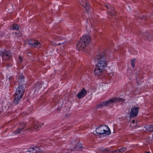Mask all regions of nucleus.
<instances>
[{
	"instance_id": "nucleus-10",
	"label": "nucleus",
	"mask_w": 153,
	"mask_h": 153,
	"mask_svg": "<svg viewBox=\"0 0 153 153\" xmlns=\"http://www.w3.org/2000/svg\"><path fill=\"white\" fill-rule=\"evenodd\" d=\"M2 59L4 60H8L11 56V54L9 51H5L2 52L0 54Z\"/></svg>"
},
{
	"instance_id": "nucleus-23",
	"label": "nucleus",
	"mask_w": 153,
	"mask_h": 153,
	"mask_svg": "<svg viewBox=\"0 0 153 153\" xmlns=\"http://www.w3.org/2000/svg\"><path fill=\"white\" fill-rule=\"evenodd\" d=\"M135 59H134L131 60V65L132 67L134 68L135 67Z\"/></svg>"
},
{
	"instance_id": "nucleus-26",
	"label": "nucleus",
	"mask_w": 153,
	"mask_h": 153,
	"mask_svg": "<svg viewBox=\"0 0 153 153\" xmlns=\"http://www.w3.org/2000/svg\"><path fill=\"white\" fill-rule=\"evenodd\" d=\"M149 34L147 32H145L144 33V36L146 37L147 38L148 37Z\"/></svg>"
},
{
	"instance_id": "nucleus-15",
	"label": "nucleus",
	"mask_w": 153,
	"mask_h": 153,
	"mask_svg": "<svg viewBox=\"0 0 153 153\" xmlns=\"http://www.w3.org/2000/svg\"><path fill=\"white\" fill-rule=\"evenodd\" d=\"M85 0V2H84L82 0H79V2L84 7L85 10L86 11H88L90 9L89 5L88 2H87L86 0Z\"/></svg>"
},
{
	"instance_id": "nucleus-29",
	"label": "nucleus",
	"mask_w": 153,
	"mask_h": 153,
	"mask_svg": "<svg viewBox=\"0 0 153 153\" xmlns=\"http://www.w3.org/2000/svg\"><path fill=\"white\" fill-rule=\"evenodd\" d=\"M145 153H150V152H146Z\"/></svg>"
},
{
	"instance_id": "nucleus-30",
	"label": "nucleus",
	"mask_w": 153,
	"mask_h": 153,
	"mask_svg": "<svg viewBox=\"0 0 153 153\" xmlns=\"http://www.w3.org/2000/svg\"><path fill=\"white\" fill-rule=\"evenodd\" d=\"M16 82H17V81H18V80H17V79H16Z\"/></svg>"
},
{
	"instance_id": "nucleus-8",
	"label": "nucleus",
	"mask_w": 153,
	"mask_h": 153,
	"mask_svg": "<svg viewBox=\"0 0 153 153\" xmlns=\"http://www.w3.org/2000/svg\"><path fill=\"white\" fill-rule=\"evenodd\" d=\"M107 9V14L110 16H113L116 14V11L113 7H111L109 4H105L104 5Z\"/></svg>"
},
{
	"instance_id": "nucleus-18",
	"label": "nucleus",
	"mask_w": 153,
	"mask_h": 153,
	"mask_svg": "<svg viewBox=\"0 0 153 153\" xmlns=\"http://www.w3.org/2000/svg\"><path fill=\"white\" fill-rule=\"evenodd\" d=\"M126 150V148L125 147H123L120 149L117 150L115 151H113V153H119L123 152Z\"/></svg>"
},
{
	"instance_id": "nucleus-25",
	"label": "nucleus",
	"mask_w": 153,
	"mask_h": 153,
	"mask_svg": "<svg viewBox=\"0 0 153 153\" xmlns=\"http://www.w3.org/2000/svg\"><path fill=\"white\" fill-rule=\"evenodd\" d=\"M41 84L39 82H37V83H36V86L37 88H39H39H40V85H41Z\"/></svg>"
},
{
	"instance_id": "nucleus-1",
	"label": "nucleus",
	"mask_w": 153,
	"mask_h": 153,
	"mask_svg": "<svg viewBox=\"0 0 153 153\" xmlns=\"http://www.w3.org/2000/svg\"><path fill=\"white\" fill-rule=\"evenodd\" d=\"M106 56V52L105 50L99 51L96 56L98 61L97 65L105 68L107 66Z\"/></svg>"
},
{
	"instance_id": "nucleus-20",
	"label": "nucleus",
	"mask_w": 153,
	"mask_h": 153,
	"mask_svg": "<svg viewBox=\"0 0 153 153\" xmlns=\"http://www.w3.org/2000/svg\"><path fill=\"white\" fill-rule=\"evenodd\" d=\"M147 130L149 131L152 132L153 131V125H150L149 126L147 127L146 128Z\"/></svg>"
},
{
	"instance_id": "nucleus-7",
	"label": "nucleus",
	"mask_w": 153,
	"mask_h": 153,
	"mask_svg": "<svg viewBox=\"0 0 153 153\" xmlns=\"http://www.w3.org/2000/svg\"><path fill=\"white\" fill-rule=\"evenodd\" d=\"M26 124L24 123H20L17 129L14 131L16 134L23 133V131L27 130V129L25 128Z\"/></svg>"
},
{
	"instance_id": "nucleus-12",
	"label": "nucleus",
	"mask_w": 153,
	"mask_h": 153,
	"mask_svg": "<svg viewBox=\"0 0 153 153\" xmlns=\"http://www.w3.org/2000/svg\"><path fill=\"white\" fill-rule=\"evenodd\" d=\"M139 109V108L138 107L132 108L129 114L130 117H133L137 116Z\"/></svg>"
},
{
	"instance_id": "nucleus-16",
	"label": "nucleus",
	"mask_w": 153,
	"mask_h": 153,
	"mask_svg": "<svg viewBox=\"0 0 153 153\" xmlns=\"http://www.w3.org/2000/svg\"><path fill=\"white\" fill-rule=\"evenodd\" d=\"M25 77L23 75L21 76H18V78H17V80L18 82V85H21V86L24 85L23 83L24 82V79Z\"/></svg>"
},
{
	"instance_id": "nucleus-14",
	"label": "nucleus",
	"mask_w": 153,
	"mask_h": 153,
	"mask_svg": "<svg viewBox=\"0 0 153 153\" xmlns=\"http://www.w3.org/2000/svg\"><path fill=\"white\" fill-rule=\"evenodd\" d=\"M87 91L84 88H83L77 94V96L79 99H81L84 97L87 93Z\"/></svg>"
},
{
	"instance_id": "nucleus-21",
	"label": "nucleus",
	"mask_w": 153,
	"mask_h": 153,
	"mask_svg": "<svg viewBox=\"0 0 153 153\" xmlns=\"http://www.w3.org/2000/svg\"><path fill=\"white\" fill-rule=\"evenodd\" d=\"M13 29L14 30H18L19 29V27L18 25L16 24H13Z\"/></svg>"
},
{
	"instance_id": "nucleus-5",
	"label": "nucleus",
	"mask_w": 153,
	"mask_h": 153,
	"mask_svg": "<svg viewBox=\"0 0 153 153\" xmlns=\"http://www.w3.org/2000/svg\"><path fill=\"white\" fill-rule=\"evenodd\" d=\"M104 126L106 127V128L108 129L107 130L105 129L103 127V126H102L96 128V132L99 134H104L107 135L110 134L111 132L108 127L106 125H104Z\"/></svg>"
},
{
	"instance_id": "nucleus-6",
	"label": "nucleus",
	"mask_w": 153,
	"mask_h": 153,
	"mask_svg": "<svg viewBox=\"0 0 153 153\" xmlns=\"http://www.w3.org/2000/svg\"><path fill=\"white\" fill-rule=\"evenodd\" d=\"M74 146L73 148H71V150L74 151H81L82 148V145L78 140H76L74 142H71Z\"/></svg>"
},
{
	"instance_id": "nucleus-27",
	"label": "nucleus",
	"mask_w": 153,
	"mask_h": 153,
	"mask_svg": "<svg viewBox=\"0 0 153 153\" xmlns=\"http://www.w3.org/2000/svg\"><path fill=\"white\" fill-rule=\"evenodd\" d=\"M19 60L20 61V62H22V57L21 56H19Z\"/></svg>"
},
{
	"instance_id": "nucleus-19",
	"label": "nucleus",
	"mask_w": 153,
	"mask_h": 153,
	"mask_svg": "<svg viewBox=\"0 0 153 153\" xmlns=\"http://www.w3.org/2000/svg\"><path fill=\"white\" fill-rule=\"evenodd\" d=\"M105 106V105L104 101L97 105L96 106V107L97 108H102Z\"/></svg>"
},
{
	"instance_id": "nucleus-22",
	"label": "nucleus",
	"mask_w": 153,
	"mask_h": 153,
	"mask_svg": "<svg viewBox=\"0 0 153 153\" xmlns=\"http://www.w3.org/2000/svg\"><path fill=\"white\" fill-rule=\"evenodd\" d=\"M11 104L10 103H8L7 104V106H5L4 107V109L5 110L7 111V110H9V109H11V108L10 106H11Z\"/></svg>"
},
{
	"instance_id": "nucleus-17",
	"label": "nucleus",
	"mask_w": 153,
	"mask_h": 153,
	"mask_svg": "<svg viewBox=\"0 0 153 153\" xmlns=\"http://www.w3.org/2000/svg\"><path fill=\"white\" fill-rule=\"evenodd\" d=\"M35 150V152H37L39 153H41L42 151V150L40 149L39 147H33L30 148H29V150H27V152H33V151Z\"/></svg>"
},
{
	"instance_id": "nucleus-13",
	"label": "nucleus",
	"mask_w": 153,
	"mask_h": 153,
	"mask_svg": "<svg viewBox=\"0 0 153 153\" xmlns=\"http://www.w3.org/2000/svg\"><path fill=\"white\" fill-rule=\"evenodd\" d=\"M29 43L31 45L34 47H37L38 48H39L41 46L40 43L34 40L29 41Z\"/></svg>"
},
{
	"instance_id": "nucleus-9",
	"label": "nucleus",
	"mask_w": 153,
	"mask_h": 153,
	"mask_svg": "<svg viewBox=\"0 0 153 153\" xmlns=\"http://www.w3.org/2000/svg\"><path fill=\"white\" fill-rule=\"evenodd\" d=\"M42 126H44V123L42 124ZM41 124L40 122L35 121L33 123V126L31 127H30L27 129H30V131H32L33 129H35L36 130H38L40 129L41 128Z\"/></svg>"
},
{
	"instance_id": "nucleus-3",
	"label": "nucleus",
	"mask_w": 153,
	"mask_h": 153,
	"mask_svg": "<svg viewBox=\"0 0 153 153\" xmlns=\"http://www.w3.org/2000/svg\"><path fill=\"white\" fill-rule=\"evenodd\" d=\"M16 91L14 102L16 105H17L21 100V98L23 96L25 91V88L23 86L18 85Z\"/></svg>"
},
{
	"instance_id": "nucleus-11",
	"label": "nucleus",
	"mask_w": 153,
	"mask_h": 153,
	"mask_svg": "<svg viewBox=\"0 0 153 153\" xmlns=\"http://www.w3.org/2000/svg\"><path fill=\"white\" fill-rule=\"evenodd\" d=\"M104 68L100 67L97 65L95 70H94V74L95 75L98 76L100 75L104 70Z\"/></svg>"
},
{
	"instance_id": "nucleus-4",
	"label": "nucleus",
	"mask_w": 153,
	"mask_h": 153,
	"mask_svg": "<svg viewBox=\"0 0 153 153\" xmlns=\"http://www.w3.org/2000/svg\"><path fill=\"white\" fill-rule=\"evenodd\" d=\"M126 100L120 97H114L110 99L107 101H104L105 106H108L111 105H113L115 102H124Z\"/></svg>"
},
{
	"instance_id": "nucleus-24",
	"label": "nucleus",
	"mask_w": 153,
	"mask_h": 153,
	"mask_svg": "<svg viewBox=\"0 0 153 153\" xmlns=\"http://www.w3.org/2000/svg\"><path fill=\"white\" fill-rule=\"evenodd\" d=\"M64 42H62L59 43H58L57 44L56 43H55V42H53L52 43V44L53 45L56 46V45L58 46L59 45H60L61 44H64Z\"/></svg>"
},
{
	"instance_id": "nucleus-2",
	"label": "nucleus",
	"mask_w": 153,
	"mask_h": 153,
	"mask_svg": "<svg viewBox=\"0 0 153 153\" xmlns=\"http://www.w3.org/2000/svg\"><path fill=\"white\" fill-rule=\"evenodd\" d=\"M91 41V36L89 35H84L81 38L77 44V48L78 50H82L88 45Z\"/></svg>"
},
{
	"instance_id": "nucleus-28",
	"label": "nucleus",
	"mask_w": 153,
	"mask_h": 153,
	"mask_svg": "<svg viewBox=\"0 0 153 153\" xmlns=\"http://www.w3.org/2000/svg\"><path fill=\"white\" fill-rule=\"evenodd\" d=\"M135 123V120H133L132 121V123L133 124H134Z\"/></svg>"
}]
</instances>
